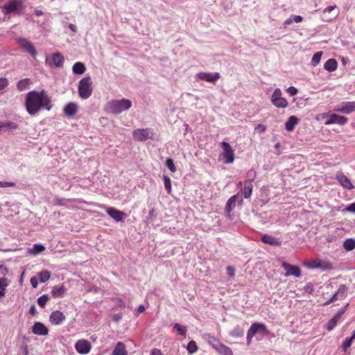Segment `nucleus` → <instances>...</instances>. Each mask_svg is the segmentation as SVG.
I'll return each mask as SVG.
<instances>
[{"label": "nucleus", "instance_id": "nucleus-36", "mask_svg": "<svg viewBox=\"0 0 355 355\" xmlns=\"http://www.w3.org/2000/svg\"><path fill=\"white\" fill-rule=\"evenodd\" d=\"M216 352L220 355H234L232 349L227 345L221 343L217 349Z\"/></svg>", "mask_w": 355, "mask_h": 355}, {"label": "nucleus", "instance_id": "nucleus-6", "mask_svg": "<svg viewBox=\"0 0 355 355\" xmlns=\"http://www.w3.org/2000/svg\"><path fill=\"white\" fill-rule=\"evenodd\" d=\"M92 80L90 76L83 78L78 83V92L80 98L82 99L89 98L93 92Z\"/></svg>", "mask_w": 355, "mask_h": 355}, {"label": "nucleus", "instance_id": "nucleus-12", "mask_svg": "<svg viewBox=\"0 0 355 355\" xmlns=\"http://www.w3.org/2000/svg\"><path fill=\"white\" fill-rule=\"evenodd\" d=\"M282 267L286 271L284 275L285 277L294 276L295 277H300L302 275V270L297 266H294L284 261Z\"/></svg>", "mask_w": 355, "mask_h": 355}, {"label": "nucleus", "instance_id": "nucleus-17", "mask_svg": "<svg viewBox=\"0 0 355 355\" xmlns=\"http://www.w3.org/2000/svg\"><path fill=\"white\" fill-rule=\"evenodd\" d=\"M336 178L339 184L345 189L351 190L354 188L351 180L345 175H344L343 173L338 172L336 175Z\"/></svg>", "mask_w": 355, "mask_h": 355}, {"label": "nucleus", "instance_id": "nucleus-28", "mask_svg": "<svg viewBox=\"0 0 355 355\" xmlns=\"http://www.w3.org/2000/svg\"><path fill=\"white\" fill-rule=\"evenodd\" d=\"M252 182V180H248L244 182L243 196L245 198H249L252 195L253 188Z\"/></svg>", "mask_w": 355, "mask_h": 355}, {"label": "nucleus", "instance_id": "nucleus-51", "mask_svg": "<svg viewBox=\"0 0 355 355\" xmlns=\"http://www.w3.org/2000/svg\"><path fill=\"white\" fill-rule=\"evenodd\" d=\"M304 292L313 294L314 291V286L313 284L311 282H309L304 287Z\"/></svg>", "mask_w": 355, "mask_h": 355}, {"label": "nucleus", "instance_id": "nucleus-41", "mask_svg": "<svg viewBox=\"0 0 355 355\" xmlns=\"http://www.w3.org/2000/svg\"><path fill=\"white\" fill-rule=\"evenodd\" d=\"M347 288L345 284H340L336 291L337 295L340 297V300L345 299L347 297Z\"/></svg>", "mask_w": 355, "mask_h": 355}, {"label": "nucleus", "instance_id": "nucleus-63", "mask_svg": "<svg viewBox=\"0 0 355 355\" xmlns=\"http://www.w3.org/2000/svg\"><path fill=\"white\" fill-rule=\"evenodd\" d=\"M29 313L33 315H35V314L37 313V311L35 304L31 306L29 309Z\"/></svg>", "mask_w": 355, "mask_h": 355}, {"label": "nucleus", "instance_id": "nucleus-1", "mask_svg": "<svg viewBox=\"0 0 355 355\" xmlns=\"http://www.w3.org/2000/svg\"><path fill=\"white\" fill-rule=\"evenodd\" d=\"M25 105L27 112L32 116L38 113L42 108L51 110L53 107L51 98L44 89L28 92L25 98Z\"/></svg>", "mask_w": 355, "mask_h": 355}, {"label": "nucleus", "instance_id": "nucleus-42", "mask_svg": "<svg viewBox=\"0 0 355 355\" xmlns=\"http://www.w3.org/2000/svg\"><path fill=\"white\" fill-rule=\"evenodd\" d=\"M187 349L189 354H194L198 350V346L194 340H190L187 346Z\"/></svg>", "mask_w": 355, "mask_h": 355}, {"label": "nucleus", "instance_id": "nucleus-57", "mask_svg": "<svg viewBox=\"0 0 355 355\" xmlns=\"http://www.w3.org/2000/svg\"><path fill=\"white\" fill-rule=\"evenodd\" d=\"M287 92L290 94V96H293L297 94V89L293 86H290L287 89Z\"/></svg>", "mask_w": 355, "mask_h": 355}, {"label": "nucleus", "instance_id": "nucleus-5", "mask_svg": "<svg viewBox=\"0 0 355 355\" xmlns=\"http://www.w3.org/2000/svg\"><path fill=\"white\" fill-rule=\"evenodd\" d=\"M132 137L137 141H146L148 139L156 141L158 139L157 135L150 128L136 129L132 132Z\"/></svg>", "mask_w": 355, "mask_h": 355}, {"label": "nucleus", "instance_id": "nucleus-52", "mask_svg": "<svg viewBox=\"0 0 355 355\" xmlns=\"http://www.w3.org/2000/svg\"><path fill=\"white\" fill-rule=\"evenodd\" d=\"M349 304H347L345 306L340 308L338 312L336 313V314L335 315V316L336 318H338V319L340 320L342 315L345 313V311H347V308Z\"/></svg>", "mask_w": 355, "mask_h": 355}, {"label": "nucleus", "instance_id": "nucleus-59", "mask_svg": "<svg viewBox=\"0 0 355 355\" xmlns=\"http://www.w3.org/2000/svg\"><path fill=\"white\" fill-rule=\"evenodd\" d=\"M38 278L37 277H32L31 278V286H33V288H37V285H38Z\"/></svg>", "mask_w": 355, "mask_h": 355}, {"label": "nucleus", "instance_id": "nucleus-9", "mask_svg": "<svg viewBox=\"0 0 355 355\" xmlns=\"http://www.w3.org/2000/svg\"><path fill=\"white\" fill-rule=\"evenodd\" d=\"M310 269H321L324 271L331 270L334 268L333 264L328 260L315 259L306 263Z\"/></svg>", "mask_w": 355, "mask_h": 355}, {"label": "nucleus", "instance_id": "nucleus-35", "mask_svg": "<svg viewBox=\"0 0 355 355\" xmlns=\"http://www.w3.org/2000/svg\"><path fill=\"white\" fill-rule=\"evenodd\" d=\"M51 275V272L47 270H42L37 274V278L41 283L47 282Z\"/></svg>", "mask_w": 355, "mask_h": 355}, {"label": "nucleus", "instance_id": "nucleus-44", "mask_svg": "<svg viewBox=\"0 0 355 355\" xmlns=\"http://www.w3.org/2000/svg\"><path fill=\"white\" fill-rule=\"evenodd\" d=\"M69 200L66 199V198H60L58 197H55L53 200V204L54 205H58V206H67Z\"/></svg>", "mask_w": 355, "mask_h": 355}, {"label": "nucleus", "instance_id": "nucleus-7", "mask_svg": "<svg viewBox=\"0 0 355 355\" xmlns=\"http://www.w3.org/2000/svg\"><path fill=\"white\" fill-rule=\"evenodd\" d=\"M220 146L223 149V152L220 154L221 159L223 160L225 164H232L234 161V150L228 142L222 141L220 144Z\"/></svg>", "mask_w": 355, "mask_h": 355}, {"label": "nucleus", "instance_id": "nucleus-22", "mask_svg": "<svg viewBox=\"0 0 355 355\" xmlns=\"http://www.w3.org/2000/svg\"><path fill=\"white\" fill-rule=\"evenodd\" d=\"M63 112L67 116H72L78 112V105L73 102H70L65 105Z\"/></svg>", "mask_w": 355, "mask_h": 355}, {"label": "nucleus", "instance_id": "nucleus-43", "mask_svg": "<svg viewBox=\"0 0 355 355\" xmlns=\"http://www.w3.org/2000/svg\"><path fill=\"white\" fill-rule=\"evenodd\" d=\"M322 55V51H318L315 53H314L311 59V65L313 67L318 65L321 60Z\"/></svg>", "mask_w": 355, "mask_h": 355}, {"label": "nucleus", "instance_id": "nucleus-10", "mask_svg": "<svg viewBox=\"0 0 355 355\" xmlns=\"http://www.w3.org/2000/svg\"><path fill=\"white\" fill-rule=\"evenodd\" d=\"M17 42L24 52L29 53L33 58L36 57L37 51L34 45L27 39L20 37L17 39Z\"/></svg>", "mask_w": 355, "mask_h": 355}, {"label": "nucleus", "instance_id": "nucleus-45", "mask_svg": "<svg viewBox=\"0 0 355 355\" xmlns=\"http://www.w3.org/2000/svg\"><path fill=\"white\" fill-rule=\"evenodd\" d=\"M49 300V295L46 294H44L37 298V302L40 307L44 308L46 306V304Z\"/></svg>", "mask_w": 355, "mask_h": 355}, {"label": "nucleus", "instance_id": "nucleus-23", "mask_svg": "<svg viewBox=\"0 0 355 355\" xmlns=\"http://www.w3.org/2000/svg\"><path fill=\"white\" fill-rule=\"evenodd\" d=\"M300 119L295 115H292L288 117V120L285 123V129L288 132L293 131L295 126L299 123Z\"/></svg>", "mask_w": 355, "mask_h": 355}, {"label": "nucleus", "instance_id": "nucleus-55", "mask_svg": "<svg viewBox=\"0 0 355 355\" xmlns=\"http://www.w3.org/2000/svg\"><path fill=\"white\" fill-rule=\"evenodd\" d=\"M16 184L12 182H3L0 181V187L4 188V187H15Z\"/></svg>", "mask_w": 355, "mask_h": 355}, {"label": "nucleus", "instance_id": "nucleus-11", "mask_svg": "<svg viewBox=\"0 0 355 355\" xmlns=\"http://www.w3.org/2000/svg\"><path fill=\"white\" fill-rule=\"evenodd\" d=\"M106 213L116 222H123L128 217L127 214L113 207H107Z\"/></svg>", "mask_w": 355, "mask_h": 355}, {"label": "nucleus", "instance_id": "nucleus-26", "mask_svg": "<svg viewBox=\"0 0 355 355\" xmlns=\"http://www.w3.org/2000/svg\"><path fill=\"white\" fill-rule=\"evenodd\" d=\"M67 291V288L64 286H55L52 288L51 295L54 297H63Z\"/></svg>", "mask_w": 355, "mask_h": 355}, {"label": "nucleus", "instance_id": "nucleus-60", "mask_svg": "<svg viewBox=\"0 0 355 355\" xmlns=\"http://www.w3.org/2000/svg\"><path fill=\"white\" fill-rule=\"evenodd\" d=\"M255 130L259 133H263L266 131V126L263 124H258L255 128Z\"/></svg>", "mask_w": 355, "mask_h": 355}, {"label": "nucleus", "instance_id": "nucleus-13", "mask_svg": "<svg viewBox=\"0 0 355 355\" xmlns=\"http://www.w3.org/2000/svg\"><path fill=\"white\" fill-rule=\"evenodd\" d=\"M336 111L349 114L355 111V101H344L338 104L336 109Z\"/></svg>", "mask_w": 355, "mask_h": 355}, {"label": "nucleus", "instance_id": "nucleus-47", "mask_svg": "<svg viewBox=\"0 0 355 355\" xmlns=\"http://www.w3.org/2000/svg\"><path fill=\"white\" fill-rule=\"evenodd\" d=\"M165 165L171 172L175 173L176 171V167L172 158H167Z\"/></svg>", "mask_w": 355, "mask_h": 355}, {"label": "nucleus", "instance_id": "nucleus-20", "mask_svg": "<svg viewBox=\"0 0 355 355\" xmlns=\"http://www.w3.org/2000/svg\"><path fill=\"white\" fill-rule=\"evenodd\" d=\"M348 121V119L344 116L332 114L330 115L329 120L326 124H338L340 125H345Z\"/></svg>", "mask_w": 355, "mask_h": 355}, {"label": "nucleus", "instance_id": "nucleus-2", "mask_svg": "<svg viewBox=\"0 0 355 355\" xmlns=\"http://www.w3.org/2000/svg\"><path fill=\"white\" fill-rule=\"evenodd\" d=\"M1 8L5 20L8 15L20 16L24 15L26 6L24 3V0H8Z\"/></svg>", "mask_w": 355, "mask_h": 355}, {"label": "nucleus", "instance_id": "nucleus-53", "mask_svg": "<svg viewBox=\"0 0 355 355\" xmlns=\"http://www.w3.org/2000/svg\"><path fill=\"white\" fill-rule=\"evenodd\" d=\"M9 85V82L6 78H0V91L4 89Z\"/></svg>", "mask_w": 355, "mask_h": 355}, {"label": "nucleus", "instance_id": "nucleus-31", "mask_svg": "<svg viewBox=\"0 0 355 355\" xmlns=\"http://www.w3.org/2000/svg\"><path fill=\"white\" fill-rule=\"evenodd\" d=\"M86 71V67L84 63L80 62H76L74 63L72 67V71L74 74L81 75L83 74Z\"/></svg>", "mask_w": 355, "mask_h": 355}, {"label": "nucleus", "instance_id": "nucleus-24", "mask_svg": "<svg viewBox=\"0 0 355 355\" xmlns=\"http://www.w3.org/2000/svg\"><path fill=\"white\" fill-rule=\"evenodd\" d=\"M64 60V56L59 52L55 53L52 55L51 62L52 64L56 68L62 67Z\"/></svg>", "mask_w": 355, "mask_h": 355}, {"label": "nucleus", "instance_id": "nucleus-19", "mask_svg": "<svg viewBox=\"0 0 355 355\" xmlns=\"http://www.w3.org/2000/svg\"><path fill=\"white\" fill-rule=\"evenodd\" d=\"M261 240L263 243L272 246H280L282 243L281 239L266 234L261 236Z\"/></svg>", "mask_w": 355, "mask_h": 355}, {"label": "nucleus", "instance_id": "nucleus-58", "mask_svg": "<svg viewBox=\"0 0 355 355\" xmlns=\"http://www.w3.org/2000/svg\"><path fill=\"white\" fill-rule=\"evenodd\" d=\"M122 317L123 314L121 313H115L112 316V320L115 322H119L122 319Z\"/></svg>", "mask_w": 355, "mask_h": 355}, {"label": "nucleus", "instance_id": "nucleus-37", "mask_svg": "<svg viewBox=\"0 0 355 355\" xmlns=\"http://www.w3.org/2000/svg\"><path fill=\"white\" fill-rule=\"evenodd\" d=\"M30 78H26L19 80L17 83V87L19 91H24L27 89L28 86L31 84Z\"/></svg>", "mask_w": 355, "mask_h": 355}, {"label": "nucleus", "instance_id": "nucleus-16", "mask_svg": "<svg viewBox=\"0 0 355 355\" xmlns=\"http://www.w3.org/2000/svg\"><path fill=\"white\" fill-rule=\"evenodd\" d=\"M66 319L63 312L56 310L53 311L49 316V321L53 325H60Z\"/></svg>", "mask_w": 355, "mask_h": 355}, {"label": "nucleus", "instance_id": "nucleus-15", "mask_svg": "<svg viewBox=\"0 0 355 355\" xmlns=\"http://www.w3.org/2000/svg\"><path fill=\"white\" fill-rule=\"evenodd\" d=\"M197 77L198 79L202 80H205L209 83H215L220 78V73L218 72H200L197 74Z\"/></svg>", "mask_w": 355, "mask_h": 355}, {"label": "nucleus", "instance_id": "nucleus-29", "mask_svg": "<svg viewBox=\"0 0 355 355\" xmlns=\"http://www.w3.org/2000/svg\"><path fill=\"white\" fill-rule=\"evenodd\" d=\"M18 128L19 125L15 122L10 121H3V132H12L13 130Z\"/></svg>", "mask_w": 355, "mask_h": 355}, {"label": "nucleus", "instance_id": "nucleus-14", "mask_svg": "<svg viewBox=\"0 0 355 355\" xmlns=\"http://www.w3.org/2000/svg\"><path fill=\"white\" fill-rule=\"evenodd\" d=\"M91 343L85 339H80L76 341L75 344L76 350L81 354H87L91 350Z\"/></svg>", "mask_w": 355, "mask_h": 355}, {"label": "nucleus", "instance_id": "nucleus-48", "mask_svg": "<svg viewBox=\"0 0 355 355\" xmlns=\"http://www.w3.org/2000/svg\"><path fill=\"white\" fill-rule=\"evenodd\" d=\"M156 217H157V212L154 208H152L149 211L148 215L146 216V222L148 223H151Z\"/></svg>", "mask_w": 355, "mask_h": 355}, {"label": "nucleus", "instance_id": "nucleus-30", "mask_svg": "<svg viewBox=\"0 0 355 355\" xmlns=\"http://www.w3.org/2000/svg\"><path fill=\"white\" fill-rule=\"evenodd\" d=\"M337 67H338V62L334 58L327 60L324 64V69L329 72H333V71H336Z\"/></svg>", "mask_w": 355, "mask_h": 355}, {"label": "nucleus", "instance_id": "nucleus-38", "mask_svg": "<svg viewBox=\"0 0 355 355\" xmlns=\"http://www.w3.org/2000/svg\"><path fill=\"white\" fill-rule=\"evenodd\" d=\"M207 342L216 351L222 343L218 338L209 334L207 335Z\"/></svg>", "mask_w": 355, "mask_h": 355}, {"label": "nucleus", "instance_id": "nucleus-18", "mask_svg": "<svg viewBox=\"0 0 355 355\" xmlns=\"http://www.w3.org/2000/svg\"><path fill=\"white\" fill-rule=\"evenodd\" d=\"M32 332L38 336H46L49 334V329L42 322H35L32 327Z\"/></svg>", "mask_w": 355, "mask_h": 355}, {"label": "nucleus", "instance_id": "nucleus-46", "mask_svg": "<svg viewBox=\"0 0 355 355\" xmlns=\"http://www.w3.org/2000/svg\"><path fill=\"white\" fill-rule=\"evenodd\" d=\"M164 188L168 193L171 192V181L168 175H164L163 177Z\"/></svg>", "mask_w": 355, "mask_h": 355}, {"label": "nucleus", "instance_id": "nucleus-49", "mask_svg": "<svg viewBox=\"0 0 355 355\" xmlns=\"http://www.w3.org/2000/svg\"><path fill=\"white\" fill-rule=\"evenodd\" d=\"M352 342L350 341V340L347 337L343 340L342 347L343 350L345 352L347 350L351 347Z\"/></svg>", "mask_w": 355, "mask_h": 355}, {"label": "nucleus", "instance_id": "nucleus-32", "mask_svg": "<svg viewBox=\"0 0 355 355\" xmlns=\"http://www.w3.org/2000/svg\"><path fill=\"white\" fill-rule=\"evenodd\" d=\"M343 248L347 251H352L355 249V239L348 238L346 239L343 243Z\"/></svg>", "mask_w": 355, "mask_h": 355}, {"label": "nucleus", "instance_id": "nucleus-27", "mask_svg": "<svg viewBox=\"0 0 355 355\" xmlns=\"http://www.w3.org/2000/svg\"><path fill=\"white\" fill-rule=\"evenodd\" d=\"M112 355H128L125 344L122 342H118L112 351Z\"/></svg>", "mask_w": 355, "mask_h": 355}, {"label": "nucleus", "instance_id": "nucleus-8", "mask_svg": "<svg viewBox=\"0 0 355 355\" xmlns=\"http://www.w3.org/2000/svg\"><path fill=\"white\" fill-rule=\"evenodd\" d=\"M282 90L276 88L270 97V101L274 106L278 108H285L288 106V101L282 96Z\"/></svg>", "mask_w": 355, "mask_h": 355}, {"label": "nucleus", "instance_id": "nucleus-62", "mask_svg": "<svg viewBox=\"0 0 355 355\" xmlns=\"http://www.w3.org/2000/svg\"><path fill=\"white\" fill-rule=\"evenodd\" d=\"M145 310H146V308L144 305H142V304L139 305L136 310V315H139L140 313L144 312Z\"/></svg>", "mask_w": 355, "mask_h": 355}, {"label": "nucleus", "instance_id": "nucleus-25", "mask_svg": "<svg viewBox=\"0 0 355 355\" xmlns=\"http://www.w3.org/2000/svg\"><path fill=\"white\" fill-rule=\"evenodd\" d=\"M238 196L239 193L233 195L227 200L225 207V211L226 213L230 214L234 209L236 206Z\"/></svg>", "mask_w": 355, "mask_h": 355}, {"label": "nucleus", "instance_id": "nucleus-3", "mask_svg": "<svg viewBox=\"0 0 355 355\" xmlns=\"http://www.w3.org/2000/svg\"><path fill=\"white\" fill-rule=\"evenodd\" d=\"M269 334L270 331L264 323L257 322H253L247 331L246 345L250 346L252 343V338L255 336L263 337L267 336Z\"/></svg>", "mask_w": 355, "mask_h": 355}, {"label": "nucleus", "instance_id": "nucleus-61", "mask_svg": "<svg viewBox=\"0 0 355 355\" xmlns=\"http://www.w3.org/2000/svg\"><path fill=\"white\" fill-rule=\"evenodd\" d=\"M346 211L349 212H353L355 214V202H352L350 205H349L346 208Z\"/></svg>", "mask_w": 355, "mask_h": 355}, {"label": "nucleus", "instance_id": "nucleus-39", "mask_svg": "<svg viewBox=\"0 0 355 355\" xmlns=\"http://www.w3.org/2000/svg\"><path fill=\"white\" fill-rule=\"evenodd\" d=\"M8 286L7 279L6 277H0V297L5 296L6 288Z\"/></svg>", "mask_w": 355, "mask_h": 355}, {"label": "nucleus", "instance_id": "nucleus-56", "mask_svg": "<svg viewBox=\"0 0 355 355\" xmlns=\"http://www.w3.org/2000/svg\"><path fill=\"white\" fill-rule=\"evenodd\" d=\"M115 300L117 307H119L121 309L125 307V302L121 298H116Z\"/></svg>", "mask_w": 355, "mask_h": 355}, {"label": "nucleus", "instance_id": "nucleus-4", "mask_svg": "<svg viewBox=\"0 0 355 355\" xmlns=\"http://www.w3.org/2000/svg\"><path fill=\"white\" fill-rule=\"evenodd\" d=\"M131 106V101L127 98L112 100L107 103V110L112 114H117L129 110Z\"/></svg>", "mask_w": 355, "mask_h": 355}, {"label": "nucleus", "instance_id": "nucleus-54", "mask_svg": "<svg viewBox=\"0 0 355 355\" xmlns=\"http://www.w3.org/2000/svg\"><path fill=\"white\" fill-rule=\"evenodd\" d=\"M227 274L229 277H233L235 275V268L232 266H228L227 267Z\"/></svg>", "mask_w": 355, "mask_h": 355}, {"label": "nucleus", "instance_id": "nucleus-33", "mask_svg": "<svg viewBox=\"0 0 355 355\" xmlns=\"http://www.w3.org/2000/svg\"><path fill=\"white\" fill-rule=\"evenodd\" d=\"M45 250H46V248L44 245L35 243L33 245V247L31 248L28 249V252L30 254L37 255V254L42 253Z\"/></svg>", "mask_w": 355, "mask_h": 355}, {"label": "nucleus", "instance_id": "nucleus-34", "mask_svg": "<svg viewBox=\"0 0 355 355\" xmlns=\"http://www.w3.org/2000/svg\"><path fill=\"white\" fill-rule=\"evenodd\" d=\"M340 319H338V318H336L335 315L331 318L329 320H328L324 324V327L328 331H332L335 327L337 325L338 322H339Z\"/></svg>", "mask_w": 355, "mask_h": 355}, {"label": "nucleus", "instance_id": "nucleus-21", "mask_svg": "<svg viewBox=\"0 0 355 355\" xmlns=\"http://www.w3.org/2000/svg\"><path fill=\"white\" fill-rule=\"evenodd\" d=\"M245 324L246 323L244 322L242 326L239 324L234 326V328L229 332L230 336L235 338H242L244 336Z\"/></svg>", "mask_w": 355, "mask_h": 355}, {"label": "nucleus", "instance_id": "nucleus-50", "mask_svg": "<svg viewBox=\"0 0 355 355\" xmlns=\"http://www.w3.org/2000/svg\"><path fill=\"white\" fill-rule=\"evenodd\" d=\"M1 263L2 261H0V277H5L6 275L8 273V270Z\"/></svg>", "mask_w": 355, "mask_h": 355}, {"label": "nucleus", "instance_id": "nucleus-40", "mask_svg": "<svg viewBox=\"0 0 355 355\" xmlns=\"http://www.w3.org/2000/svg\"><path fill=\"white\" fill-rule=\"evenodd\" d=\"M173 329L181 336H185L187 331V327L182 325L179 323H175L173 324Z\"/></svg>", "mask_w": 355, "mask_h": 355}, {"label": "nucleus", "instance_id": "nucleus-64", "mask_svg": "<svg viewBox=\"0 0 355 355\" xmlns=\"http://www.w3.org/2000/svg\"><path fill=\"white\" fill-rule=\"evenodd\" d=\"M150 355H163L161 350L159 349H153L150 352Z\"/></svg>", "mask_w": 355, "mask_h": 355}]
</instances>
